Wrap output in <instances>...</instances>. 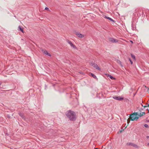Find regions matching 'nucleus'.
Masks as SVG:
<instances>
[{
    "label": "nucleus",
    "mask_w": 149,
    "mask_h": 149,
    "mask_svg": "<svg viewBox=\"0 0 149 149\" xmlns=\"http://www.w3.org/2000/svg\"><path fill=\"white\" fill-rule=\"evenodd\" d=\"M65 115L67 117L72 121H74L76 119V115L75 112L71 110L67 111Z\"/></svg>",
    "instance_id": "nucleus-1"
},
{
    "label": "nucleus",
    "mask_w": 149,
    "mask_h": 149,
    "mask_svg": "<svg viewBox=\"0 0 149 149\" xmlns=\"http://www.w3.org/2000/svg\"><path fill=\"white\" fill-rule=\"evenodd\" d=\"M138 115H139V113L137 112H134L133 113L130 114V119L132 121L137 120L139 119V116H137Z\"/></svg>",
    "instance_id": "nucleus-2"
},
{
    "label": "nucleus",
    "mask_w": 149,
    "mask_h": 149,
    "mask_svg": "<svg viewBox=\"0 0 149 149\" xmlns=\"http://www.w3.org/2000/svg\"><path fill=\"white\" fill-rule=\"evenodd\" d=\"M113 98L115 100L119 101H121L123 100L124 99L123 97L120 96H114L113 97Z\"/></svg>",
    "instance_id": "nucleus-3"
},
{
    "label": "nucleus",
    "mask_w": 149,
    "mask_h": 149,
    "mask_svg": "<svg viewBox=\"0 0 149 149\" xmlns=\"http://www.w3.org/2000/svg\"><path fill=\"white\" fill-rule=\"evenodd\" d=\"M127 146H133L135 148H139V146H137V145L134 144L133 143H131V142H129L127 143L126 144Z\"/></svg>",
    "instance_id": "nucleus-4"
},
{
    "label": "nucleus",
    "mask_w": 149,
    "mask_h": 149,
    "mask_svg": "<svg viewBox=\"0 0 149 149\" xmlns=\"http://www.w3.org/2000/svg\"><path fill=\"white\" fill-rule=\"evenodd\" d=\"M91 65L95 69L100 70H101L100 68L98 67L97 65L94 62H92L91 63Z\"/></svg>",
    "instance_id": "nucleus-5"
},
{
    "label": "nucleus",
    "mask_w": 149,
    "mask_h": 149,
    "mask_svg": "<svg viewBox=\"0 0 149 149\" xmlns=\"http://www.w3.org/2000/svg\"><path fill=\"white\" fill-rule=\"evenodd\" d=\"M67 41L70 45L72 47H73L74 49L76 48V46L74 45L69 40H67Z\"/></svg>",
    "instance_id": "nucleus-6"
},
{
    "label": "nucleus",
    "mask_w": 149,
    "mask_h": 149,
    "mask_svg": "<svg viewBox=\"0 0 149 149\" xmlns=\"http://www.w3.org/2000/svg\"><path fill=\"white\" fill-rule=\"evenodd\" d=\"M42 51L43 53H44L46 55H48L49 56H51V54H49V53L46 50H44V49H42Z\"/></svg>",
    "instance_id": "nucleus-7"
},
{
    "label": "nucleus",
    "mask_w": 149,
    "mask_h": 149,
    "mask_svg": "<svg viewBox=\"0 0 149 149\" xmlns=\"http://www.w3.org/2000/svg\"><path fill=\"white\" fill-rule=\"evenodd\" d=\"M109 41L113 42H118L117 40L113 38H109Z\"/></svg>",
    "instance_id": "nucleus-8"
},
{
    "label": "nucleus",
    "mask_w": 149,
    "mask_h": 149,
    "mask_svg": "<svg viewBox=\"0 0 149 149\" xmlns=\"http://www.w3.org/2000/svg\"><path fill=\"white\" fill-rule=\"evenodd\" d=\"M76 34L79 38H83L84 36L83 35L81 34L80 33L78 32H76Z\"/></svg>",
    "instance_id": "nucleus-9"
},
{
    "label": "nucleus",
    "mask_w": 149,
    "mask_h": 149,
    "mask_svg": "<svg viewBox=\"0 0 149 149\" xmlns=\"http://www.w3.org/2000/svg\"><path fill=\"white\" fill-rule=\"evenodd\" d=\"M18 30L19 31H20L23 33L24 32L23 29L20 26H19L18 27Z\"/></svg>",
    "instance_id": "nucleus-10"
},
{
    "label": "nucleus",
    "mask_w": 149,
    "mask_h": 149,
    "mask_svg": "<svg viewBox=\"0 0 149 149\" xmlns=\"http://www.w3.org/2000/svg\"><path fill=\"white\" fill-rule=\"evenodd\" d=\"M104 17L108 19H109V20H110L111 21L113 22H115V21L113 20V19L107 16H105Z\"/></svg>",
    "instance_id": "nucleus-11"
},
{
    "label": "nucleus",
    "mask_w": 149,
    "mask_h": 149,
    "mask_svg": "<svg viewBox=\"0 0 149 149\" xmlns=\"http://www.w3.org/2000/svg\"><path fill=\"white\" fill-rule=\"evenodd\" d=\"M117 62L118 63H119L120 65L122 67H123V66L122 64V63L121 62V61L119 60H117Z\"/></svg>",
    "instance_id": "nucleus-12"
},
{
    "label": "nucleus",
    "mask_w": 149,
    "mask_h": 149,
    "mask_svg": "<svg viewBox=\"0 0 149 149\" xmlns=\"http://www.w3.org/2000/svg\"><path fill=\"white\" fill-rule=\"evenodd\" d=\"M145 112H143L142 113V114H141V113H140L139 114V115H138V116L139 117H141L142 116H143V115H145Z\"/></svg>",
    "instance_id": "nucleus-13"
},
{
    "label": "nucleus",
    "mask_w": 149,
    "mask_h": 149,
    "mask_svg": "<svg viewBox=\"0 0 149 149\" xmlns=\"http://www.w3.org/2000/svg\"><path fill=\"white\" fill-rule=\"evenodd\" d=\"M19 116L21 117H22L23 119H25V117L24 116V114L23 113H19Z\"/></svg>",
    "instance_id": "nucleus-14"
},
{
    "label": "nucleus",
    "mask_w": 149,
    "mask_h": 149,
    "mask_svg": "<svg viewBox=\"0 0 149 149\" xmlns=\"http://www.w3.org/2000/svg\"><path fill=\"white\" fill-rule=\"evenodd\" d=\"M91 76L92 77L95 79H97V78L95 74H93V73H91Z\"/></svg>",
    "instance_id": "nucleus-15"
},
{
    "label": "nucleus",
    "mask_w": 149,
    "mask_h": 149,
    "mask_svg": "<svg viewBox=\"0 0 149 149\" xmlns=\"http://www.w3.org/2000/svg\"><path fill=\"white\" fill-rule=\"evenodd\" d=\"M107 76L108 77H109V78L111 79H115V78L113 77V76H112L111 75L108 74V75Z\"/></svg>",
    "instance_id": "nucleus-16"
},
{
    "label": "nucleus",
    "mask_w": 149,
    "mask_h": 149,
    "mask_svg": "<svg viewBox=\"0 0 149 149\" xmlns=\"http://www.w3.org/2000/svg\"><path fill=\"white\" fill-rule=\"evenodd\" d=\"M131 57L134 59H135V57L134 55H133L132 54H131Z\"/></svg>",
    "instance_id": "nucleus-17"
},
{
    "label": "nucleus",
    "mask_w": 149,
    "mask_h": 149,
    "mask_svg": "<svg viewBox=\"0 0 149 149\" xmlns=\"http://www.w3.org/2000/svg\"><path fill=\"white\" fill-rule=\"evenodd\" d=\"M130 118H129L127 120V123L128 124L130 122Z\"/></svg>",
    "instance_id": "nucleus-18"
},
{
    "label": "nucleus",
    "mask_w": 149,
    "mask_h": 149,
    "mask_svg": "<svg viewBox=\"0 0 149 149\" xmlns=\"http://www.w3.org/2000/svg\"><path fill=\"white\" fill-rule=\"evenodd\" d=\"M144 126L146 128H148L149 126L147 124H145L144 125Z\"/></svg>",
    "instance_id": "nucleus-19"
},
{
    "label": "nucleus",
    "mask_w": 149,
    "mask_h": 149,
    "mask_svg": "<svg viewBox=\"0 0 149 149\" xmlns=\"http://www.w3.org/2000/svg\"><path fill=\"white\" fill-rule=\"evenodd\" d=\"M129 60L130 61V62L131 64H133L132 61V60L130 58H129Z\"/></svg>",
    "instance_id": "nucleus-20"
},
{
    "label": "nucleus",
    "mask_w": 149,
    "mask_h": 149,
    "mask_svg": "<svg viewBox=\"0 0 149 149\" xmlns=\"http://www.w3.org/2000/svg\"><path fill=\"white\" fill-rule=\"evenodd\" d=\"M142 106L144 108H146V107H148V105H144V106H143V105H142Z\"/></svg>",
    "instance_id": "nucleus-21"
},
{
    "label": "nucleus",
    "mask_w": 149,
    "mask_h": 149,
    "mask_svg": "<svg viewBox=\"0 0 149 149\" xmlns=\"http://www.w3.org/2000/svg\"><path fill=\"white\" fill-rule=\"evenodd\" d=\"M45 9L46 10H49V8L47 7H46L45 8Z\"/></svg>",
    "instance_id": "nucleus-22"
},
{
    "label": "nucleus",
    "mask_w": 149,
    "mask_h": 149,
    "mask_svg": "<svg viewBox=\"0 0 149 149\" xmlns=\"http://www.w3.org/2000/svg\"><path fill=\"white\" fill-rule=\"evenodd\" d=\"M132 30H134V27H132Z\"/></svg>",
    "instance_id": "nucleus-23"
},
{
    "label": "nucleus",
    "mask_w": 149,
    "mask_h": 149,
    "mask_svg": "<svg viewBox=\"0 0 149 149\" xmlns=\"http://www.w3.org/2000/svg\"><path fill=\"white\" fill-rule=\"evenodd\" d=\"M147 122L149 123V120H146Z\"/></svg>",
    "instance_id": "nucleus-24"
},
{
    "label": "nucleus",
    "mask_w": 149,
    "mask_h": 149,
    "mask_svg": "<svg viewBox=\"0 0 149 149\" xmlns=\"http://www.w3.org/2000/svg\"><path fill=\"white\" fill-rule=\"evenodd\" d=\"M123 131V130H120V133H121Z\"/></svg>",
    "instance_id": "nucleus-25"
},
{
    "label": "nucleus",
    "mask_w": 149,
    "mask_h": 149,
    "mask_svg": "<svg viewBox=\"0 0 149 149\" xmlns=\"http://www.w3.org/2000/svg\"><path fill=\"white\" fill-rule=\"evenodd\" d=\"M146 138L148 139V138H149V136H147V137H146Z\"/></svg>",
    "instance_id": "nucleus-26"
},
{
    "label": "nucleus",
    "mask_w": 149,
    "mask_h": 149,
    "mask_svg": "<svg viewBox=\"0 0 149 149\" xmlns=\"http://www.w3.org/2000/svg\"><path fill=\"white\" fill-rule=\"evenodd\" d=\"M147 145L148 146H149V143H148Z\"/></svg>",
    "instance_id": "nucleus-27"
},
{
    "label": "nucleus",
    "mask_w": 149,
    "mask_h": 149,
    "mask_svg": "<svg viewBox=\"0 0 149 149\" xmlns=\"http://www.w3.org/2000/svg\"><path fill=\"white\" fill-rule=\"evenodd\" d=\"M94 149H98L97 148H95Z\"/></svg>",
    "instance_id": "nucleus-28"
},
{
    "label": "nucleus",
    "mask_w": 149,
    "mask_h": 149,
    "mask_svg": "<svg viewBox=\"0 0 149 149\" xmlns=\"http://www.w3.org/2000/svg\"><path fill=\"white\" fill-rule=\"evenodd\" d=\"M131 42L133 43V42L132 41H131Z\"/></svg>",
    "instance_id": "nucleus-29"
},
{
    "label": "nucleus",
    "mask_w": 149,
    "mask_h": 149,
    "mask_svg": "<svg viewBox=\"0 0 149 149\" xmlns=\"http://www.w3.org/2000/svg\"><path fill=\"white\" fill-rule=\"evenodd\" d=\"M80 73L81 74H83V73H82V72H81V73Z\"/></svg>",
    "instance_id": "nucleus-30"
},
{
    "label": "nucleus",
    "mask_w": 149,
    "mask_h": 149,
    "mask_svg": "<svg viewBox=\"0 0 149 149\" xmlns=\"http://www.w3.org/2000/svg\"><path fill=\"white\" fill-rule=\"evenodd\" d=\"M148 90H149V88L148 89Z\"/></svg>",
    "instance_id": "nucleus-31"
}]
</instances>
